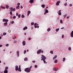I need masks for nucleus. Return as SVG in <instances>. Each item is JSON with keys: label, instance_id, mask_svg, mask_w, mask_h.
<instances>
[{"label": "nucleus", "instance_id": "1", "mask_svg": "<svg viewBox=\"0 0 73 73\" xmlns=\"http://www.w3.org/2000/svg\"><path fill=\"white\" fill-rule=\"evenodd\" d=\"M42 57H41L42 59H41V60H43L44 64H47V62H46V61H45V60H46V57H45L44 55H42Z\"/></svg>", "mask_w": 73, "mask_h": 73}, {"label": "nucleus", "instance_id": "2", "mask_svg": "<svg viewBox=\"0 0 73 73\" xmlns=\"http://www.w3.org/2000/svg\"><path fill=\"white\" fill-rule=\"evenodd\" d=\"M25 71L27 73H29V72H31V69H29V68H25Z\"/></svg>", "mask_w": 73, "mask_h": 73}, {"label": "nucleus", "instance_id": "3", "mask_svg": "<svg viewBox=\"0 0 73 73\" xmlns=\"http://www.w3.org/2000/svg\"><path fill=\"white\" fill-rule=\"evenodd\" d=\"M44 52V51L43 50H39L37 52V54H40V53H43Z\"/></svg>", "mask_w": 73, "mask_h": 73}, {"label": "nucleus", "instance_id": "4", "mask_svg": "<svg viewBox=\"0 0 73 73\" xmlns=\"http://www.w3.org/2000/svg\"><path fill=\"white\" fill-rule=\"evenodd\" d=\"M15 70L17 71V70H18V71H20V70L19 69V68H18V66L17 65L16 66H15Z\"/></svg>", "mask_w": 73, "mask_h": 73}, {"label": "nucleus", "instance_id": "5", "mask_svg": "<svg viewBox=\"0 0 73 73\" xmlns=\"http://www.w3.org/2000/svg\"><path fill=\"white\" fill-rule=\"evenodd\" d=\"M61 3V1H58L56 3V5H59V3Z\"/></svg>", "mask_w": 73, "mask_h": 73}, {"label": "nucleus", "instance_id": "6", "mask_svg": "<svg viewBox=\"0 0 73 73\" xmlns=\"http://www.w3.org/2000/svg\"><path fill=\"white\" fill-rule=\"evenodd\" d=\"M49 12V11L47 9H46V11H45V12L44 13V15H46V13H48Z\"/></svg>", "mask_w": 73, "mask_h": 73}, {"label": "nucleus", "instance_id": "7", "mask_svg": "<svg viewBox=\"0 0 73 73\" xmlns=\"http://www.w3.org/2000/svg\"><path fill=\"white\" fill-rule=\"evenodd\" d=\"M30 3L32 4L33 3H34V0H30V1H29Z\"/></svg>", "mask_w": 73, "mask_h": 73}, {"label": "nucleus", "instance_id": "8", "mask_svg": "<svg viewBox=\"0 0 73 73\" xmlns=\"http://www.w3.org/2000/svg\"><path fill=\"white\" fill-rule=\"evenodd\" d=\"M53 70H54V71H57V70H58V68H53Z\"/></svg>", "mask_w": 73, "mask_h": 73}, {"label": "nucleus", "instance_id": "9", "mask_svg": "<svg viewBox=\"0 0 73 73\" xmlns=\"http://www.w3.org/2000/svg\"><path fill=\"white\" fill-rule=\"evenodd\" d=\"M11 10H12V11H15V8H13V7H11L10 8Z\"/></svg>", "mask_w": 73, "mask_h": 73}, {"label": "nucleus", "instance_id": "10", "mask_svg": "<svg viewBox=\"0 0 73 73\" xmlns=\"http://www.w3.org/2000/svg\"><path fill=\"white\" fill-rule=\"evenodd\" d=\"M28 29V27L27 26H25L24 28H23V30L24 31H25V29Z\"/></svg>", "mask_w": 73, "mask_h": 73}, {"label": "nucleus", "instance_id": "11", "mask_svg": "<svg viewBox=\"0 0 73 73\" xmlns=\"http://www.w3.org/2000/svg\"><path fill=\"white\" fill-rule=\"evenodd\" d=\"M17 54L18 56V57H19V51H17Z\"/></svg>", "mask_w": 73, "mask_h": 73}, {"label": "nucleus", "instance_id": "12", "mask_svg": "<svg viewBox=\"0 0 73 73\" xmlns=\"http://www.w3.org/2000/svg\"><path fill=\"white\" fill-rule=\"evenodd\" d=\"M71 37H73V31L71 32Z\"/></svg>", "mask_w": 73, "mask_h": 73}, {"label": "nucleus", "instance_id": "13", "mask_svg": "<svg viewBox=\"0 0 73 73\" xmlns=\"http://www.w3.org/2000/svg\"><path fill=\"white\" fill-rule=\"evenodd\" d=\"M23 45L24 46V45H25V41H23Z\"/></svg>", "mask_w": 73, "mask_h": 73}, {"label": "nucleus", "instance_id": "14", "mask_svg": "<svg viewBox=\"0 0 73 73\" xmlns=\"http://www.w3.org/2000/svg\"><path fill=\"white\" fill-rule=\"evenodd\" d=\"M31 12L30 11H28L27 16H29V14L31 13Z\"/></svg>", "mask_w": 73, "mask_h": 73}, {"label": "nucleus", "instance_id": "15", "mask_svg": "<svg viewBox=\"0 0 73 73\" xmlns=\"http://www.w3.org/2000/svg\"><path fill=\"white\" fill-rule=\"evenodd\" d=\"M10 14L11 15H12V10H10Z\"/></svg>", "mask_w": 73, "mask_h": 73}, {"label": "nucleus", "instance_id": "16", "mask_svg": "<svg viewBox=\"0 0 73 73\" xmlns=\"http://www.w3.org/2000/svg\"><path fill=\"white\" fill-rule=\"evenodd\" d=\"M57 55H55V56L53 58V59L54 60V59H56V58H57Z\"/></svg>", "mask_w": 73, "mask_h": 73}, {"label": "nucleus", "instance_id": "17", "mask_svg": "<svg viewBox=\"0 0 73 73\" xmlns=\"http://www.w3.org/2000/svg\"><path fill=\"white\" fill-rule=\"evenodd\" d=\"M41 7H42L43 8H44L45 7V5H41Z\"/></svg>", "mask_w": 73, "mask_h": 73}, {"label": "nucleus", "instance_id": "18", "mask_svg": "<svg viewBox=\"0 0 73 73\" xmlns=\"http://www.w3.org/2000/svg\"><path fill=\"white\" fill-rule=\"evenodd\" d=\"M4 73H8V70H6L4 71Z\"/></svg>", "mask_w": 73, "mask_h": 73}, {"label": "nucleus", "instance_id": "19", "mask_svg": "<svg viewBox=\"0 0 73 73\" xmlns=\"http://www.w3.org/2000/svg\"><path fill=\"white\" fill-rule=\"evenodd\" d=\"M20 67H21V66L20 65L19 66V70H20V72H21V68Z\"/></svg>", "mask_w": 73, "mask_h": 73}, {"label": "nucleus", "instance_id": "20", "mask_svg": "<svg viewBox=\"0 0 73 73\" xmlns=\"http://www.w3.org/2000/svg\"><path fill=\"white\" fill-rule=\"evenodd\" d=\"M7 25L8 23H7V22L5 23H4V25L5 26H7Z\"/></svg>", "mask_w": 73, "mask_h": 73}, {"label": "nucleus", "instance_id": "21", "mask_svg": "<svg viewBox=\"0 0 73 73\" xmlns=\"http://www.w3.org/2000/svg\"><path fill=\"white\" fill-rule=\"evenodd\" d=\"M24 60V61H28V58H25Z\"/></svg>", "mask_w": 73, "mask_h": 73}, {"label": "nucleus", "instance_id": "22", "mask_svg": "<svg viewBox=\"0 0 73 73\" xmlns=\"http://www.w3.org/2000/svg\"><path fill=\"white\" fill-rule=\"evenodd\" d=\"M58 62V60H55L54 62V63H57Z\"/></svg>", "mask_w": 73, "mask_h": 73}, {"label": "nucleus", "instance_id": "23", "mask_svg": "<svg viewBox=\"0 0 73 73\" xmlns=\"http://www.w3.org/2000/svg\"><path fill=\"white\" fill-rule=\"evenodd\" d=\"M59 29H59V28L56 29V32H58V31H59Z\"/></svg>", "mask_w": 73, "mask_h": 73}, {"label": "nucleus", "instance_id": "24", "mask_svg": "<svg viewBox=\"0 0 73 73\" xmlns=\"http://www.w3.org/2000/svg\"><path fill=\"white\" fill-rule=\"evenodd\" d=\"M19 8H20V6H17L16 7V9H19Z\"/></svg>", "mask_w": 73, "mask_h": 73}, {"label": "nucleus", "instance_id": "25", "mask_svg": "<svg viewBox=\"0 0 73 73\" xmlns=\"http://www.w3.org/2000/svg\"><path fill=\"white\" fill-rule=\"evenodd\" d=\"M6 8L7 9H8V8H9V6L8 5H6Z\"/></svg>", "mask_w": 73, "mask_h": 73}, {"label": "nucleus", "instance_id": "26", "mask_svg": "<svg viewBox=\"0 0 73 73\" xmlns=\"http://www.w3.org/2000/svg\"><path fill=\"white\" fill-rule=\"evenodd\" d=\"M65 60H66L65 58H63V62H64V61H65Z\"/></svg>", "mask_w": 73, "mask_h": 73}, {"label": "nucleus", "instance_id": "27", "mask_svg": "<svg viewBox=\"0 0 73 73\" xmlns=\"http://www.w3.org/2000/svg\"><path fill=\"white\" fill-rule=\"evenodd\" d=\"M47 31L48 32H49V31H50V28H49L47 29Z\"/></svg>", "mask_w": 73, "mask_h": 73}, {"label": "nucleus", "instance_id": "28", "mask_svg": "<svg viewBox=\"0 0 73 73\" xmlns=\"http://www.w3.org/2000/svg\"><path fill=\"white\" fill-rule=\"evenodd\" d=\"M21 17L22 18H24V17H25V16H24V15H21Z\"/></svg>", "mask_w": 73, "mask_h": 73}, {"label": "nucleus", "instance_id": "29", "mask_svg": "<svg viewBox=\"0 0 73 73\" xmlns=\"http://www.w3.org/2000/svg\"><path fill=\"white\" fill-rule=\"evenodd\" d=\"M60 23L61 24H62V23H63V22H62V20H60Z\"/></svg>", "mask_w": 73, "mask_h": 73}, {"label": "nucleus", "instance_id": "30", "mask_svg": "<svg viewBox=\"0 0 73 73\" xmlns=\"http://www.w3.org/2000/svg\"><path fill=\"white\" fill-rule=\"evenodd\" d=\"M50 53H51V54H53V52L52 51H51L50 52Z\"/></svg>", "mask_w": 73, "mask_h": 73}, {"label": "nucleus", "instance_id": "31", "mask_svg": "<svg viewBox=\"0 0 73 73\" xmlns=\"http://www.w3.org/2000/svg\"><path fill=\"white\" fill-rule=\"evenodd\" d=\"M34 25H38V24L37 23H35L34 24Z\"/></svg>", "mask_w": 73, "mask_h": 73}, {"label": "nucleus", "instance_id": "32", "mask_svg": "<svg viewBox=\"0 0 73 73\" xmlns=\"http://www.w3.org/2000/svg\"><path fill=\"white\" fill-rule=\"evenodd\" d=\"M3 34L4 36H5V35H7V33H4Z\"/></svg>", "mask_w": 73, "mask_h": 73}, {"label": "nucleus", "instance_id": "33", "mask_svg": "<svg viewBox=\"0 0 73 73\" xmlns=\"http://www.w3.org/2000/svg\"><path fill=\"white\" fill-rule=\"evenodd\" d=\"M21 16V14H19L18 15V17L19 18H20Z\"/></svg>", "mask_w": 73, "mask_h": 73}, {"label": "nucleus", "instance_id": "34", "mask_svg": "<svg viewBox=\"0 0 73 73\" xmlns=\"http://www.w3.org/2000/svg\"><path fill=\"white\" fill-rule=\"evenodd\" d=\"M64 5L65 7H66V6H67V3H66L64 4Z\"/></svg>", "mask_w": 73, "mask_h": 73}, {"label": "nucleus", "instance_id": "35", "mask_svg": "<svg viewBox=\"0 0 73 73\" xmlns=\"http://www.w3.org/2000/svg\"><path fill=\"white\" fill-rule=\"evenodd\" d=\"M58 15H59V16H60L61 15V12L59 13H58Z\"/></svg>", "mask_w": 73, "mask_h": 73}, {"label": "nucleus", "instance_id": "36", "mask_svg": "<svg viewBox=\"0 0 73 73\" xmlns=\"http://www.w3.org/2000/svg\"><path fill=\"white\" fill-rule=\"evenodd\" d=\"M6 46H9V44H7L5 45Z\"/></svg>", "mask_w": 73, "mask_h": 73}, {"label": "nucleus", "instance_id": "37", "mask_svg": "<svg viewBox=\"0 0 73 73\" xmlns=\"http://www.w3.org/2000/svg\"><path fill=\"white\" fill-rule=\"evenodd\" d=\"M8 19H6V20H5V22H6V23H7L8 22Z\"/></svg>", "mask_w": 73, "mask_h": 73}, {"label": "nucleus", "instance_id": "38", "mask_svg": "<svg viewBox=\"0 0 73 73\" xmlns=\"http://www.w3.org/2000/svg\"><path fill=\"white\" fill-rule=\"evenodd\" d=\"M68 50H71V47H69L68 48Z\"/></svg>", "mask_w": 73, "mask_h": 73}, {"label": "nucleus", "instance_id": "39", "mask_svg": "<svg viewBox=\"0 0 73 73\" xmlns=\"http://www.w3.org/2000/svg\"><path fill=\"white\" fill-rule=\"evenodd\" d=\"M13 18L14 19H16V16H14L13 17Z\"/></svg>", "mask_w": 73, "mask_h": 73}, {"label": "nucleus", "instance_id": "40", "mask_svg": "<svg viewBox=\"0 0 73 73\" xmlns=\"http://www.w3.org/2000/svg\"><path fill=\"white\" fill-rule=\"evenodd\" d=\"M62 38H64V35H62Z\"/></svg>", "mask_w": 73, "mask_h": 73}, {"label": "nucleus", "instance_id": "41", "mask_svg": "<svg viewBox=\"0 0 73 73\" xmlns=\"http://www.w3.org/2000/svg\"><path fill=\"white\" fill-rule=\"evenodd\" d=\"M17 5L18 6H19L20 5V3H17Z\"/></svg>", "mask_w": 73, "mask_h": 73}, {"label": "nucleus", "instance_id": "42", "mask_svg": "<svg viewBox=\"0 0 73 73\" xmlns=\"http://www.w3.org/2000/svg\"><path fill=\"white\" fill-rule=\"evenodd\" d=\"M6 20V19H3V22H4Z\"/></svg>", "mask_w": 73, "mask_h": 73}, {"label": "nucleus", "instance_id": "43", "mask_svg": "<svg viewBox=\"0 0 73 73\" xmlns=\"http://www.w3.org/2000/svg\"><path fill=\"white\" fill-rule=\"evenodd\" d=\"M8 69V67H6L5 68V69L6 70H7Z\"/></svg>", "mask_w": 73, "mask_h": 73}, {"label": "nucleus", "instance_id": "44", "mask_svg": "<svg viewBox=\"0 0 73 73\" xmlns=\"http://www.w3.org/2000/svg\"><path fill=\"white\" fill-rule=\"evenodd\" d=\"M34 24V23L32 22L31 23V25H33Z\"/></svg>", "mask_w": 73, "mask_h": 73}, {"label": "nucleus", "instance_id": "45", "mask_svg": "<svg viewBox=\"0 0 73 73\" xmlns=\"http://www.w3.org/2000/svg\"><path fill=\"white\" fill-rule=\"evenodd\" d=\"M66 16V14L64 15V18H65Z\"/></svg>", "mask_w": 73, "mask_h": 73}, {"label": "nucleus", "instance_id": "46", "mask_svg": "<svg viewBox=\"0 0 73 73\" xmlns=\"http://www.w3.org/2000/svg\"><path fill=\"white\" fill-rule=\"evenodd\" d=\"M26 52H27V51L26 50H25L24 51V54H25V53H26Z\"/></svg>", "mask_w": 73, "mask_h": 73}, {"label": "nucleus", "instance_id": "47", "mask_svg": "<svg viewBox=\"0 0 73 73\" xmlns=\"http://www.w3.org/2000/svg\"><path fill=\"white\" fill-rule=\"evenodd\" d=\"M13 42H14V43H16V42H17V41H16V40H14Z\"/></svg>", "mask_w": 73, "mask_h": 73}, {"label": "nucleus", "instance_id": "48", "mask_svg": "<svg viewBox=\"0 0 73 73\" xmlns=\"http://www.w3.org/2000/svg\"><path fill=\"white\" fill-rule=\"evenodd\" d=\"M14 23V21H13L11 22V24H13Z\"/></svg>", "mask_w": 73, "mask_h": 73}, {"label": "nucleus", "instance_id": "49", "mask_svg": "<svg viewBox=\"0 0 73 73\" xmlns=\"http://www.w3.org/2000/svg\"><path fill=\"white\" fill-rule=\"evenodd\" d=\"M35 67L36 68H37V65H35Z\"/></svg>", "mask_w": 73, "mask_h": 73}, {"label": "nucleus", "instance_id": "50", "mask_svg": "<svg viewBox=\"0 0 73 73\" xmlns=\"http://www.w3.org/2000/svg\"><path fill=\"white\" fill-rule=\"evenodd\" d=\"M34 26H35V28H37V26H36V25H34Z\"/></svg>", "mask_w": 73, "mask_h": 73}, {"label": "nucleus", "instance_id": "51", "mask_svg": "<svg viewBox=\"0 0 73 73\" xmlns=\"http://www.w3.org/2000/svg\"><path fill=\"white\" fill-rule=\"evenodd\" d=\"M2 8H3V9H5V7H2Z\"/></svg>", "mask_w": 73, "mask_h": 73}, {"label": "nucleus", "instance_id": "52", "mask_svg": "<svg viewBox=\"0 0 73 73\" xmlns=\"http://www.w3.org/2000/svg\"><path fill=\"white\" fill-rule=\"evenodd\" d=\"M69 5L70 7H72V5L71 4H69Z\"/></svg>", "mask_w": 73, "mask_h": 73}, {"label": "nucleus", "instance_id": "53", "mask_svg": "<svg viewBox=\"0 0 73 73\" xmlns=\"http://www.w3.org/2000/svg\"><path fill=\"white\" fill-rule=\"evenodd\" d=\"M32 66H31L30 68H29V69H30V70L31 69V68H32Z\"/></svg>", "mask_w": 73, "mask_h": 73}, {"label": "nucleus", "instance_id": "54", "mask_svg": "<svg viewBox=\"0 0 73 73\" xmlns=\"http://www.w3.org/2000/svg\"><path fill=\"white\" fill-rule=\"evenodd\" d=\"M16 16H18V13H16Z\"/></svg>", "mask_w": 73, "mask_h": 73}, {"label": "nucleus", "instance_id": "55", "mask_svg": "<svg viewBox=\"0 0 73 73\" xmlns=\"http://www.w3.org/2000/svg\"><path fill=\"white\" fill-rule=\"evenodd\" d=\"M21 9H23V7L22 5L21 6Z\"/></svg>", "mask_w": 73, "mask_h": 73}, {"label": "nucleus", "instance_id": "56", "mask_svg": "<svg viewBox=\"0 0 73 73\" xmlns=\"http://www.w3.org/2000/svg\"><path fill=\"white\" fill-rule=\"evenodd\" d=\"M35 62H36V61H35V60L33 61V63H35Z\"/></svg>", "mask_w": 73, "mask_h": 73}, {"label": "nucleus", "instance_id": "57", "mask_svg": "<svg viewBox=\"0 0 73 73\" xmlns=\"http://www.w3.org/2000/svg\"><path fill=\"white\" fill-rule=\"evenodd\" d=\"M11 30H9V33H11Z\"/></svg>", "mask_w": 73, "mask_h": 73}, {"label": "nucleus", "instance_id": "58", "mask_svg": "<svg viewBox=\"0 0 73 73\" xmlns=\"http://www.w3.org/2000/svg\"><path fill=\"white\" fill-rule=\"evenodd\" d=\"M15 38H13V39H15V38L16 37V36H14Z\"/></svg>", "mask_w": 73, "mask_h": 73}, {"label": "nucleus", "instance_id": "59", "mask_svg": "<svg viewBox=\"0 0 73 73\" xmlns=\"http://www.w3.org/2000/svg\"><path fill=\"white\" fill-rule=\"evenodd\" d=\"M67 19H69V16L67 17Z\"/></svg>", "mask_w": 73, "mask_h": 73}, {"label": "nucleus", "instance_id": "60", "mask_svg": "<svg viewBox=\"0 0 73 73\" xmlns=\"http://www.w3.org/2000/svg\"><path fill=\"white\" fill-rule=\"evenodd\" d=\"M3 46V45H0V47H2Z\"/></svg>", "mask_w": 73, "mask_h": 73}, {"label": "nucleus", "instance_id": "61", "mask_svg": "<svg viewBox=\"0 0 73 73\" xmlns=\"http://www.w3.org/2000/svg\"><path fill=\"white\" fill-rule=\"evenodd\" d=\"M59 13L61 12V10H60L59 11Z\"/></svg>", "mask_w": 73, "mask_h": 73}, {"label": "nucleus", "instance_id": "62", "mask_svg": "<svg viewBox=\"0 0 73 73\" xmlns=\"http://www.w3.org/2000/svg\"><path fill=\"white\" fill-rule=\"evenodd\" d=\"M64 29V27H63L61 28V29Z\"/></svg>", "mask_w": 73, "mask_h": 73}, {"label": "nucleus", "instance_id": "63", "mask_svg": "<svg viewBox=\"0 0 73 73\" xmlns=\"http://www.w3.org/2000/svg\"><path fill=\"white\" fill-rule=\"evenodd\" d=\"M42 1H43V0H41L40 1V2H42Z\"/></svg>", "mask_w": 73, "mask_h": 73}, {"label": "nucleus", "instance_id": "64", "mask_svg": "<svg viewBox=\"0 0 73 73\" xmlns=\"http://www.w3.org/2000/svg\"><path fill=\"white\" fill-rule=\"evenodd\" d=\"M31 38H29V40H31Z\"/></svg>", "mask_w": 73, "mask_h": 73}]
</instances>
